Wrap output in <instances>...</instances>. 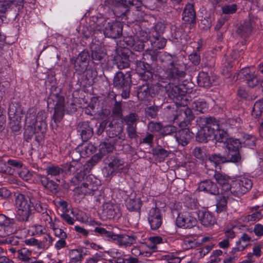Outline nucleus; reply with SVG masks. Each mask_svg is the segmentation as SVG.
I'll return each instance as SVG.
<instances>
[{
    "label": "nucleus",
    "mask_w": 263,
    "mask_h": 263,
    "mask_svg": "<svg viewBox=\"0 0 263 263\" xmlns=\"http://www.w3.org/2000/svg\"><path fill=\"white\" fill-rule=\"evenodd\" d=\"M89 58V54L87 51L83 50L81 52L77 58V63L74 65L77 71L83 72L87 67V61Z\"/></svg>",
    "instance_id": "4be33fe9"
},
{
    "label": "nucleus",
    "mask_w": 263,
    "mask_h": 263,
    "mask_svg": "<svg viewBox=\"0 0 263 263\" xmlns=\"http://www.w3.org/2000/svg\"><path fill=\"white\" fill-rule=\"evenodd\" d=\"M177 253H167L162 256L163 259H166L168 263H180L181 258L177 256Z\"/></svg>",
    "instance_id": "49530a36"
},
{
    "label": "nucleus",
    "mask_w": 263,
    "mask_h": 263,
    "mask_svg": "<svg viewBox=\"0 0 263 263\" xmlns=\"http://www.w3.org/2000/svg\"><path fill=\"white\" fill-rule=\"evenodd\" d=\"M166 43L165 39L159 36L154 38V40L152 41V45L155 49H162L165 46Z\"/></svg>",
    "instance_id": "de8ad7c7"
},
{
    "label": "nucleus",
    "mask_w": 263,
    "mask_h": 263,
    "mask_svg": "<svg viewBox=\"0 0 263 263\" xmlns=\"http://www.w3.org/2000/svg\"><path fill=\"white\" fill-rule=\"evenodd\" d=\"M108 129L106 130L107 134L110 138L115 137L119 135L123 130V127L119 124L114 125L112 123H109Z\"/></svg>",
    "instance_id": "c9c22d12"
},
{
    "label": "nucleus",
    "mask_w": 263,
    "mask_h": 263,
    "mask_svg": "<svg viewBox=\"0 0 263 263\" xmlns=\"http://www.w3.org/2000/svg\"><path fill=\"white\" fill-rule=\"evenodd\" d=\"M42 240L40 241L39 249H47L51 246L54 241V238L49 233H45Z\"/></svg>",
    "instance_id": "72a5a7b5"
},
{
    "label": "nucleus",
    "mask_w": 263,
    "mask_h": 263,
    "mask_svg": "<svg viewBox=\"0 0 263 263\" xmlns=\"http://www.w3.org/2000/svg\"><path fill=\"white\" fill-rule=\"evenodd\" d=\"M19 176L24 180L27 181L31 179L32 174L28 170L23 168L20 172Z\"/></svg>",
    "instance_id": "e2e57ef3"
},
{
    "label": "nucleus",
    "mask_w": 263,
    "mask_h": 263,
    "mask_svg": "<svg viewBox=\"0 0 263 263\" xmlns=\"http://www.w3.org/2000/svg\"><path fill=\"white\" fill-rule=\"evenodd\" d=\"M252 24L251 21H246L237 29V33L242 36L250 34L252 31Z\"/></svg>",
    "instance_id": "e433bc0d"
},
{
    "label": "nucleus",
    "mask_w": 263,
    "mask_h": 263,
    "mask_svg": "<svg viewBox=\"0 0 263 263\" xmlns=\"http://www.w3.org/2000/svg\"><path fill=\"white\" fill-rule=\"evenodd\" d=\"M252 186V182L250 179L240 177L232 182L229 195L234 197L241 196L249 191Z\"/></svg>",
    "instance_id": "20e7f679"
},
{
    "label": "nucleus",
    "mask_w": 263,
    "mask_h": 263,
    "mask_svg": "<svg viewBox=\"0 0 263 263\" xmlns=\"http://www.w3.org/2000/svg\"><path fill=\"white\" fill-rule=\"evenodd\" d=\"M117 67L120 69L127 68L129 66L128 58L125 55H118L115 59Z\"/></svg>",
    "instance_id": "58836bf2"
},
{
    "label": "nucleus",
    "mask_w": 263,
    "mask_h": 263,
    "mask_svg": "<svg viewBox=\"0 0 263 263\" xmlns=\"http://www.w3.org/2000/svg\"><path fill=\"white\" fill-rule=\"evenodd\" d=\"M193 108L198 113H204L208 109V105L206 101L200 99L194 102Z\"/></svg>",
    "instance_id": "4c0bfd02"
},
{
    "label": "nucleus",
    "mask_w": 263,
    "mask_h": 263,
    "mask_svg": "<svg viewBox=\"0 0 263 263\" xmlns=\"http://www.w3.org/2000/svg\"><path fill=\"white\" fill-rule=\"evenodd\" d=\"M162 128V125L160 123L150 122L148 124V130L152 133L160 132Z\"/></svg>",
    "instance_id": "13d9d810"
},
{
    "label": "nucleus",
    "mask_w": 263,
    "mask_h": 263,
    "mask_svg": "<svg viewBox=\"0 0 263 263\" xmlns=\"http://www.w3.org/2000/svg\"><path fill=\"white\" fill-rule=\"evenodd\" d=\"M142 205V202L139 198L129 197L126 200V205L129 211H139Z\"/></svg>",
    "instance_id": "c85d7f7f"
},
{
    "label": "nucleus",
    "mask_w": 263,
    "mask_h": 263,
    "mask_svg": "<svg viewBox=\"0 0 263 263\" xmlns=\"http://www.w3.org/2000/svg\"><path fill=\"white\" fill-rule=\"evenodd\" d=\"M46 172L47 175L55 178L57 181H59L58 178L63 174L64 170L58 165H51L46 168Z\"/></svg>",
    "instance_id": "cd10ccee"
},
{
    "label": "nucleus",
    "mask_w": 263,
    "mask_h": 263,
    "mask_svg": "<svg viewBox=\"0 0 263 263\" xmlns=\"http://www.w3.org/2000/svg\"><path fill=\"white\" fill-rule=\"evenodd\" d=\"M237 77L244 79L250 87L256 86L259 83V79L255 73L254 68L245 67L242 68L238 73Z\"/></svg>",
    "instance_id": "1a4fd4ad"
},
{
    "label": "nucleus",
    "mask_w": 263,
    "mask_h": 263,
    "mask_svg": "<svg viewBox=\"0 0 263 263\" xmlns=\"http://www.w3.org/2000/svg\"><path fill=\"white\" fill-rule=\"evenodd\" d=\"M94 232L102 235L108 241H111L114 233L112 232L107 231L104 228L97 227L95 229Z\"/></svg>",
    "instance_id": "3c124183"
},
{
    "label": "nucleus",
    "mask_w": 263,
    "mask_h": 263,
    "mask_svg": "<svg viewBox=\"0 0 263 263\" xmlns=\"http://www.w3.org/2000/svg\"><path fill=\"white\" fill-rule=\"evenodd\" d=\"M102 216L104 219L119 218L121 214L116 204L112 202H107L103 205Z\"/></svg>",
    "instance_id": "9b49d317"
},
{
    "label": "nucleus",
    "mask_w": 263,
    "mask_h": 263,
    "mask_svg": "<svg viewBox=\"0 0 263 263\" xmlns=\"http://www.w3.org/2000/svg\"><path fill=\"white\" fill-rule=\"evenodd\" d=\"M149 95V90L147 84L140 86L138 91L137 97L139 100H143Z\"/></svg>",
    "instance_id": "c03bdc74"
},
{
    "label": "nucleus",
    "mask_w": 263,
    "mask_h": 263,
    "mask_svg": "<svg viewBox=\"0 0 263 263\" xmlns=\"http://www.w3.org/2000/svg\"><path fill=\"white\" fill-rule=\"evenodd\" d=\"M122 4L126 7L135 6L137 10L141 7L142 2L140 0H121Z\"/></svg>",
    "instance_id": "864d4df0"
},
{
    "label": "nucleus",
    "mask_w": 263,
    "mask_h": 263,
    "mask_svg": "<svg viewBox=\"0 0 263 263\" xmlns=\"http://www.w3.org/2000/svg\"><path fill=\"white\" fill-rule=\"evenodd\" d=\"M2 240V243L10 244L12 246H16L18 245L19 242L18 238L14 236L9 235Z\"/></svg>",
    "instance_id": "bf43d9fd"
},
{
    "label": "nucleus",
    "mask_w": 263,
    "mask_h": 263,
    "mask_svg": "<svg viewBox=\"0 0 263 263\" xmlns=\"http://www.w3.org/2000/svg\"><path fill=\"white\" fill-rule=\"evenodd\" d=\"M251 238L247 234L244 233L237 242H238V244L241 246H244L245 248L251 240Z\"/></svg>",
    "instance_id": "338daca9"
},
{
    "label": "nucleus",
    "mask_w": 263,
    "mask_h": 263,
    "mask_svg": "<svg viewBox=\"0 0 263 263\" xmlns=\"http://www.w3.org/2000/svg\"><path fill=\"white\" fill-rule=\"evenodd\" d=\"M200 223L205 227H211L216 223V219L212 213L205 209L196 210Z\"/></svg>",
    "instance_id": "f8f14e48"
},
{
    "label": "nucleus",
    "mask_w": 263,
    "mask_h": 263,
    "mask_svg": "<svg viewBox=\"0 0 263 263\" xmlns=\"http://www.w3.org/2000/svg\"><path fill=\"white\" fill-rule=\"evenodd\" d=\"M223 196L219 197L217 200L216 211L218 213L224 211L227 209V198L229 197H233L232 195H226V193L222 192Z\"/></svg>",
    "instance_id": "7c9ffc66"
},
{
    "label": "nucleus",
    "mask_w": 263,
    "mask_h": 263,
    "mask_svg": "<svg viewBox=\"0 0 263 263\" xmlns=\"http://www.w3.org/2000/svg\"><path fill=\"white\" fill-rule=\"evenodd\" d=\"M15 204L17 208L16 215L17 219L21 221H28L33 210L30 200H28L24 195L20 194L16 197Z\"/></svg>",
    "instance_id": "f03ea898"
},
{
    "label": "nucleus",
    "mask_w": 263,
    "mask_h": 263,
    "mask_svg": "<svg viewBox=\"0 0 263 263\" xmlns=\"http://www.w3.org/2000/svg\"><path fill=\"white\" fill-rule=\"evenodd\" d=\"M81 130V137L84 141H87L90 138L93 133L92 128L88 122H83L82 124Z\"/></svg>",
    "instance_id": "473e14b6"
},
{
    "label": "nucleus",
    "mask_w": 263,
    "mask_h": 263,
    "mask_svg": "<svg viewBox=\"0 0 263 263\" xmlns=\"http://www.w3.org/2000/svg\"><path fill=\"white\" fill-rule=\"evenodd\" d=\"M194 134L188 128L181 129L175 134V138L179 144L185 146L193 137Z\"/></svg>",
    "instance_id": "6ab92c4d"
},
{
    "label": "nucleus",
    "mask_w": 263,
    "mask_h": 263,
    "mask_svg": "<svg viewBox=\"0 0 263 263\" xmlns=\"http://www.w3.org/2000/svg\"><path fill=\"white\" fill-rule=\"evenodd\" d=\"M147 66H148V65H145L144 62H140L137 65V70L138 71L141 75L146 76L147 79L152 78V73L146 70Z\"/></svg>",
    "instance_id": "603ef678"
},
{
    "label": "nucleus",
    "mask_w": 263,
    "mask_h": 263,
    "mask_svg": "<svg viewBox=\"0 0 263 263\" xmlns=\"http://www.w3.org/2000/svg\"><path fill=\"white\" fill-rule=\"evenodd\" d=\"M138 238L135 235L116 234L114 233L111 241L120 247H127L135 243Z\"/></svg>",
    "instance_id": "4468645a"
},
{
    "label": "nucleus",
    "mask_w": 263,
    "mask_h": 263,
    "mask_svg": "<svg viewBox=\"0 0 263 263\" xmlns=\"http://www.w3.org/2000/svg\"><path fill=\"white\" fill-rule=\"evenodd\" d=\"M70 261L69 263H81L83 259V250L80 249H73L69 252Z\"/></svg>",
    "instance_id": "2f4dec72"
},
{
    "label": "nucleus",
    "mask_w": 263,
    "mask_h": 263,
    "mask_svg": "<svg viewBox=\"0 0 263 263\" xmlns=\"http://www.w3.org/2000/svg\"><path fill=\"white\" fill-rule=\"evenodd\" d=\"M39 180L42 185L52 193H55L58 191V184L53 180H50L47 177L39 175Z\"/></svg>",
    "instance_id": "a878e982"
},
{
    "label": "nucleus",
    "mask_w": 263,
    "mask_h": 263,
    "mask_svg": "<svg viewBox=\"0 0 263 263\" xmlns=\"http://www.w3.org/2000/svg\"><path fill=\"white\" fill-rule=\"evenodd\" d=\"M146 115L151 118H155L157 116L158 107L150 106L145 109Z\"/></svg>",
    "instance_id": "680f3d73"
},
{
    "label": "nucleus",
    "mask_w": 263,
    "mask_h": 263,
    "mask_svg": "<svg viewBox=\"0 0 263 263\" xmlns=\"http://www.w3.org/2000/svg\"><path fill=\"white\" fill-rule=\"evenodd\" d=\"M241 142V144L252 148L255 145V138L249 135H246Z\"/></svg>",
    "instance_id": "8fccbe9b"
},
{
    "label": "nucleus",
    "mask_w": 263,
    "mask_h": 263,
    "mask_svg": "<svg viewBox=\"0 0 263 263\" xmlns=\"http://www.w3.org/2000/svg\"><path fill=\"white\" fill-rule=\"evenodd\" d=\"M15 220L4 214H0V237L4 238L11 235L17 230Z\"/></svg>",
    "instance_id": "423d86ee"
},
{
    "label": "nucleus",
    "mask_w": 263,
    "mask_h": 263,
    "mask_svg": "<svg viewBox=\"0 0 263 263\" xmlns=\"http://www.w3.org/2000/svg\"><path fill=\"white\" fill-rule=\"evenodd\" d=\"M131 83L130 75L126 76L122 72H118L114 78L113 85L118 89H121Z\"/></svg>",
    "instance_id": "aec40b11"
},
{
    "label": "nucleus",
    "mask_w": 263,
    "mask_h": 263,
    "mask_svg": "<svg viewBox=\"0 0 263 263\" xmlns=\"http://www.w3.org/2000/svg\"><path fill=\"white\" fill-rule=\"evenodd\" d=\"M106 56V52L103 49L98 45L91 47V58L93 60L100 61Z\"/></svg>",
    "instance_id": "c756f323"
},
{
    "label": "nucleus",
    "mask_w": 263,
    "mask_h": 263,
    "mask_svg": "<svg viewBox=\"0 0 263 263\" xmlns=\"http://www.w3.org/2000/svg\"><path fill=\"white\" fill-rule=\"evenodd\" d=\"M193 155L196 158L200 160H203L206 157L205 149L199 147H196L194 149L193 151Z\"/></svg>",
    "instance_id": "5fc2aeb1"
},
{
    "label": "nucleus",
    "mask_w": 263,
    "mask_h": 263,
    "mask_svg": "<svg viewBox=\"0 0 263 263\" xmlns=\"http://www.w3.org/2000/svg\"><path fill=\"white\" fill-rule=\"evenodd\" d=\"M197 82L199 86L210 87L213 84L214 79L211 78L208 73L201 71L198 74Z\"/></svg>",
    "instance_id": "bb28decb"
},
{
    "label": "nucleus",
    "mask_w": 263,
    "mask_h": 263,
    "mask_svg": "<svg viewBox=\"0 0 263 263\" xmlns=\"http://www.w3.org/2000/svg\"><path fill=\"white\" fill-rule=\"evenodd\" d=\"M176 130L174 126L171 125H166L164 127L162 126L160 134L163 135H167L174 133Z\"/></svg>",
    "instance_id": "69168bd1"
},
{
    "label": "nucleus",
    "mask_w": 263,
    "mask_h": 263,
    "mask_svg": "<svg viewBox=\"0 0 263 263\" xmlns=\"http://www.w3.org/2000/svg\"><path fill=\"white\" fill-rule=\"evenodd\" d=\"M92 179L91 176L87 177V180L81 186V191L85 195H93L94 193L98 189V183L91 181Z\"/></svg>",
    "instance_id": "5701e85b"
},
{
    "label": "nucleus",
    "mask_w": 263,
    "mask_h": 263,
    "mask_svg": "<svg viewBox=\"0 0 263 263\" xmlns=\"http://www.w3.org/2000/svg\"><path fill=\"white\" fill-rule=\"evenodd\" d=\"M196 13L193 4H187L183 10L182 19L189 23H193L195 21Z\"/></svg>",
    "instance_id": "b1692460"
},
{
    "label": "nucleus",
    "mask_w": 263,
    "mask_h": 263,
    "mask_svg": "<svg viewBox=\"0 0 263 263\" xmlns=\"http://www.w3.org/2000/svg\"><path fill=\"white\" fill-rule=\"evenodd\" d=\"M167 91L168 96L171 98H178L181 95L179 88L176 85L170 89H167Z\"/></svg>",
    "instance_id": "6e6d98bb"
},
{
    "label": "nucleus",
    "mask_w": 263,
    "mask_h": 263,
    "mask_svg": "<svg viewBox=\"0 0 263 263\" xmlns=\"http://www.w3.org/2000/svg\"><path fill=\"white\" fill-rule=\"evenodd\" d=\"M226 161L225 158L222 157L220 154H213L209 157L208 160L205 162V166L208 167L211 166L210 168L213 171L214 168H216L221 163Z\"/></svg>",
    "instance_id": "393cba45"
},
{
    "label": "nucleus",
    "mask_w": 263,
    "mask_h": 263,
    "mask_svg": "<svg viewBox=\"0 0 263 263\" xmlns=\"http://www.w3.org/2000/svg\"><path fill=\"white\" fill-rule=\"evenodd\" d=\"M68 171L71 173H76L71 179L72 182L74 184H77L82 181L86 175L83 164L78 161H71L69 164Z\"/></svg>",
    "instance_id": "6e6552de"
},
{
    "label": "nucleus",
    "mask_w": 263,
    "mask_h": 263,
    "mask_svg": "<svg viewBox=\"0 0 263 263\" xmlns=\"http://www.w3.org/2000/svg\"><path fill=\"white\" fill-rule=\"evenodd\" d=\"M29 231L32 236L41 235L46 232V229L43 226L35 224L29 228Z\"/></svg>",
    "instance_id": "79ce46f5"
},
{
    "label": "nucleus",
    "mask_w": 263,
    "mask_h": 263,
    "mask_svg": "<svg viewBox=\"0 0 263 263\" xmlns=\"http://www.w3.org/2000/svg\"><path fill=\"white\" fill-rule=\"evenodd\" d=\"M29 122L30 125L34 129V133H37L39 132L42 133L44 132L43 129L46 125L45 122H40L37 121H34V119H32L31 121H29Z\"/></svg>",
    "instance_id": "37998d69"
},
{
    "label": "nucleus",
    "mask_w": 263,
    "mask_h": 263,
    "mask_svg": "<svg viewBox=\"0 0 263 263\" xmlns=\"http://www.w3.org/2000/svg\"><path fill=\"white\" fill-rule=\"evenodd\" d=\"M122 29L123 27L120 22H109L104 28V34L106 37L116 39L122 34Z\"/></svg>",
    "instance_id": "9d476101"
},
{
    "label": "nucleus",
    "mask_w": 263,
    "mask_h": 263,
    "mask_svg": "<svg viewBox=\"0 0 263 263\" xmlns=\"http://www.w3.org/2000/svg\"><path fill=\"white\" fill-rule=\"evenodd\" d=\"M137 119V116L135 114H131L126 116L124 118V121L128 126L134 125L135 122Z\"/></svg>",
    "instance_id": "0e129e2a"
},
{
    "label": "nucleus",
    "mask_w": 263,
    "mask_h": 263,
    "mask_svg": "<svg viewBox=\"0 0 263 263\" xmlns=\"http://www.w3.org/2000/svg\"><path fill=\"white\" fill-rule=\"evenodd\" d=\"M108 166L112 170L111 172H126L129 168V165L125 164L122 159L115 157L108 164Z\"/></svg>",
    "instance_id": "a211bd4d"
},
{
    "label": "nucleus",
    "mask_w": 263,
    "mask_h": 263,
    "mask_svg": "<svg viewBox=\"0 0 263 263\" xmlns=\"http://www.w3.org/2000/svg\"><path fill=\"white\" fill-rule=\"evenodd\" d=\"M32 252L29 249L23 248L17 251V257L23 261H28L30 259Z\"/></svg>",
    "instance_id": "a19ab883"
},
{
    "label": "nucleus",
    "mask_w": 263,
    "mask_h": 263,
    "mask_svg": "<svg viewBox=\"0 0 263 263\" xmlns=\"http://www.w3.org/2000/svg\"><path fill=\"white\" fill-rule=\"evenodd\" d=\"M154 156L160 159V160H163L169 155V152L162 147H157L153 149Z\"/></svg>",
    "instance_id": "09e8293b"
},
{
    "label": "nucleus",
    "mask_w": 263,
    "mask_h": 263,
    "mask_svg": "<svg viewBox=\"0 0 263 263\" xmlns=\"http://www.w3.org/2000/svg\"><path fill=\"white\" fill-rule=\"evenodd\" d=\"M217 127H216L215 129H214L212 135V140H215V141L219 142H224L227 139V133L224 130L221 129L219 128V126L218 124H216Z\"/></svg>",
    "instance_id": "f704fd0d"
},
{
    "label": "nucleus",
    "mask_w": 263,
    "mask_h": 263,
    "mask_svg": "<svg viewBox=\"0 0 263 263\" xmlns=\"http://www.w3.org/2000/svg\"><path fill=\"white\" fill-rule=\"evenodd\" d=\"M147 219L152 230H157L162 224V216L159 209L152 208L148 212Z\"/></svg>",
    "instance_id": "2eb2a0df"
},
{
    "label": "nucleus",
    "mask_w": 263,
    "mask_h": 263,
    "mask_svg": "<svg viewBox=\"0 0 263 263\" xmlns=\"http://www.w3.org/2000/svg\"><path fill=\"white\" fill-rule=\"evenodd\" d=\"M263 111V100L256 101L252 109V115L256 117H259Z\"/></svg>",
    "instance_id": "a18cd8bd"
},
{
    "label": "nucleus",
    "mask_w": 263,
    "mask_h": 263,
    "mask_svg": "<svg viewBox=\"0 0 263 263\" xmlns=\"http://www.w3.org/2000/svg\"><path fill=\"white\" fill-rule=\"evenodd\" d=\"M52 97L53 98L54 104V112L53 119L55 122H59L63 118L64 112L65 99L62 96L58 95H53Z\"/></svg>",
    "instance_id": "ddd939ff"
},
{
    "label": "nucleus",
    "mask_w": 263,
    "mask_h": 263,
    "mask_svg": "<svg viewBox=\"0 0 263 263\" xmlns=\"http://www.w3.org/2000/svg\"><path fill=\"white\" fill-rule=\"evenodd\" d=\"M224 143L228 150L227 157L229 161L232 162H239L241 157L239 148L241 145V142L238 139L229 138L226 139Z\"/></svg>",
    "instance_id": "39448f33"
},
{
    "label": "nucleus",
    "mask_w": 263,
    "mask_h": 263,
    "mask_svg": "<svg viewBox=\"0 0 263 263\" xmlns=\"http://www.w3.org/2000/svg\"><path fill=\"white\" fill-rule=\"evenodd\" d=\"M214 177L217 182L221 186L222 192L229 195L231 188V184H229L230 177L224 174L217 171L215 172Z\"/></svg>",
    "instance_id": "f3484780"
},
{
    "label": "nucleus",
    "mask_w": 263,
    "mask_h": 263,
    "mask_svg": "<svg viewBox=\"0 0 263 263\" xmlns=\"http://www.w3.org/2000/svg\"><path fill=\"white\" fill-rule=\"evenodd\" d=\"M25 114L23 108L18 103H12L8 109V115L11 121H21Z\"/></svg>",
    "instance_id": "dca6fc26"
},
{
    "label": "nucleus",
    "mask_w": 263,
    "mask_h": 263,
    "mask_svg": "<svg viewBox=\"0 0 263 263\" xmlns=\"http://www.w3.org/2000/svg\"><path fill=\"white\" fill-rule=\"evenodd\" d=\"M114 149V145L110 143L103 142L99 145V158L106 154L112 152Z\"/></svg>",
    "instance_id": "ea45409f"
},
{
    "label": "nucleus",
    "mask_w": 263,
    "mask_h": 263,
    "mask_svg": "<svg viewBox=\"0 0 263 263\" xmlns=\"http://www.w3.org/2000/svg\"><path fill=\"white\" fill-rule=\"evenodd\" d=\"M159 60L162 69L159 72L160 81L168 82L183 78L185 76L186 65L175 55L170 54H158L155 50H150L143 54V59L152 61Z\"/></svg>",
    "instance_id": "f257e3e1"
},
{
    "label": "nucleus",
    "mask_w": 263,
    "mask_h": 263,
    "mask_svg": "<svg viewBox=\"0 0 263 263\" xmlns=\"http://www.w3.org/2000/svg\"><path fill=\"white\" fill-rule=\"evenodd\" d=\"M203 122L207 123V125L201 127L198 131L196 137V140L200 143H205L209 140H212L213 130L217 127L215 124H210L212 119H203Z\"/></svg>",
    "instance_id": "0eeeda50"
},
{
    "label": "nucleus",
    "mask_w": 263,
    "mask_h": 263,
    "mask_svg": "<svg viewBox=\"0 0 263 263\" xmlns=\"http://www.w3.org/2000/svg\"><path fill=\"white\" fill-rule=\"evenodd\" d=\"M193 206H191V209L183 211L179 214L176 219V224L178 227L184 229H190L195 226L197 223L196 218L195 217L197 205L195 202H193Z\"/></svg>",
    "instance_id": "7ed1b4c3"
},
{
    "label": "nucleus",
    "mask_w": 263,
    "mask_h": 263,
    "mask_svg": "<svg viewBox=\"0 0 263 263\" xmlns=\"http://www.w3.org/2000/svg\"><path fill=\"white\" fill-rule=\"evenodd\" d=\"M262 218V215L260 212H256L251 215L246 216L245 220L248 222L258 221Z\"/></svg>",
    "instance_id": "4d7b16f0"
},
{
    "label": "nucleus",
    "mask_w": 263,
    "mask_h": 263,
    "mask_svg": "<svg viewBox=\"0 0 263 263\" xmlns=\"http://www.w3.org/2000/svg\"><path fill=\"white\" fill-rule=\"evenodd\" d=\"M141 256L143 257H149L152 254L151 250L149 249V247L145 244L141 245Z\"/></svg>",
    "instance_id": "774afa93"
},
{
    "label": "nucleus",
    "mask_w": 263,
    "mask_h": 263,
    "mask_svg": "<svg viewBox=\"0 0 263 263\" xmlns=\"http://www.w3.org/2000/svg\"><path fill=\"white\" fill-rule=\"evenodd\" d=\"M198 189L199 191H203L212 195L219 194V189L217 185L210 180H206L200 182Z\"/></svg>",
    "instance_id": "412c9836"
},
{
    "label": "nucleus",
    "mask_w": 263,
    "mask_h": 263,
    "mask_svg": "<svg viewBox=\"0 0 263 263\" xmlns=\"http://www.w3.org/2000/svg\"><path fill=\"white\" fill-rule=\"evenodd\" d=\"M237 10V5L232 4L231 5H225L222 7V11L224 14H233Z\"/></svg>",
    "instance_id": "052dcab7"
}]
</instances>
